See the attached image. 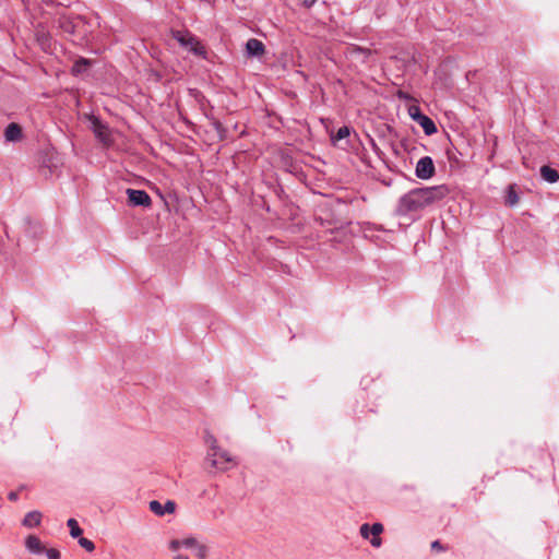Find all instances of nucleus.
<instances>
[{
	"label": "nucleus",
	"mask_w": 559,
	"mask_h": 559,
	"mask_svg": "<svg viewBox=\"0 0 559 559\" xmlns=\"http://www.w3.org/2000/svg\"><path fill=\"white\" fill-rule=\"evenodd\" d=\"M425 199L420 188L413 189L404 194L397 204L396 212L400 215H406L411 212L419 211L426 207Z\"/></svg>",
	"instance_id": "f257e3e1"
},
{
	"label": "nucleus",
	"mask_w": 559,
	"mask_h": 559,
	"mask_svg": "<svg viewBox=\"0 0 559 559\" xmlns=\"http://www.w3.org/2000/svg\"><path fill=\"white\" fill-rule=\"evenodd\" d=\"M86 119L91 122L90 128L96 139L104 145H110L112 143V138L109 127L94 115H87Z\"/></svg>",
	"instance_id": "f03ea898"
},
{
	"label": "nucleus",
	"mask_w": 559,
	"mask_h": 559,
	"mask_svg": "<svg viewBox=\"0 0 559 559\" xmlns=\"http://www.w3.org/2000/svg\"><path fill=\"white\" fill-rule=\"evenodd\" d=\"M206 461L211 463L212 467L219 471H227L228 465L234 463L233 456L219 447L217 450L207 453Z\"/></svg>",
	"instance_id": "7ed1b4c3"
},
{
	"label": "nucleus",
	"mask_w": 559,
	"mask_h": 559,
	"mask_svg": "<svg viewBox=\"0 0 559 559\" xmlns=\"http://www.w3.org/2000/svg\"><path fill=\"white\" fill-rule=\"evenodd\" d=\"M420 190L427 206L441 201L450 192V189L445 185L420 188Z\"/></svg>",
	"instance_id": "20e7f679"
},
{
	"label": "nucleus",
	"mask_w": 559,
	"mask_h": 559,
	"mask_svg": "<svg viewBox=\"0 0 559 559\" xmlns=\"http://www.w3.org/2000/svg\"><path fill=\"white\" fill-rule=\"evenodd\" d=\"M435 164L430 156L421 157L416 164L415 175L419 179H430L435 175Z\"/></svg>",
	"instance_id": "39448f33"
},
{
	"label": "nucleus",
	"mask_w": 559,
	"mask_h": 559,
	"mask_svg": "<svg viewBox=\"0 0 559 559\" xmlns=\"http://www.w3.org/2000/svg\"><path fill=\"white\" fill-rule=\"evenodd\" d=\"M129 203L133 206L148 207L152 204V199L144 190L127 189Z\"/></svg>",
	"instance_id": "423d86ee"
},
{
	"label": "nucleus",
	"mask_w": 559,
	"mask_h": 559,
	"mask_svg": "<svg viewBox=\"0 0 559 559\" xmlns=\"http://www.w3.org/2000/svg\"><path fill=\"white\" fill-rule=\"evenodd\" d=\"M82 21L81 16H72L62 14L58 19V23L60 28H62L68 34H74L76 32V27L79 23Z\"/></svg>",
	"instance_id": "0eeeda50"
},
{
	"label": "nucleus",
	"mask_w": 559,
	"mask_h": 559,
	"mask_svg": "<svg viewBox=\"0 0 559 559\" xmlns=\"http://www.w3.org/2000/svg\"><path fill=\"white\" fill-rule=\"evenodd\" d=\"M150 510L158 515V516H163L165 514H171L175 512L176 510V503L173 501V500H167L165 504H162L159 501L157 500H152L150 502Z\"/></svg>",
	"instance_id": "6e6552de"
},
{
	"label": "nucleus",
	"mask_w": 559,
	"mask_h": 559,
	"mask_svg": "<svg viewBox=\"0 0 559 559\" xmlns=\"http://www.w3.org/2000/svg\"><path fill=\"white\" fill-rule=\"evenodd\" d=\"M246 50L249 57H260L264 53L265 46L261 40L250 38L246 44Z\"/></svg>",
	"instance_id": "1a4fd4ad"
},
{
	"label": "nucleus",
	"mask_w": 559,
	"mask_h": 559,
	"mask_svg": "<svg viewBox=\"0 0 559 559\" xmlns=\"http://www.w3.org/2000/svg\"><path fill=\"white\" fill-rule=\"evenodd\" d=\"M26 549L35 555H41L46 550L41 540L36 535H28L25 539Z\"/></svg>",
	"instance_id": "9d476101"
},
{
	"label": "nucleus",
	"mask_w": 559,
	"mask_h": 559,
	"mask_svg": "<svg viewBox=\"0 0 559 559\" xmlns=\"http://www.w3.org/2000/svg\"><path fill=\"white\" fill-rule=\"evenodd\" d=\"M23 132L20 124L11 122L4 130V138L8 142H17L22 139Z\"/></svg>",
	"instance_id": "9b49d317"
},
{
	"label": "nucleus",
	"mask_w": 559,
	"mask_h": 559,
	"mask_svg": "<svg viewBox=\"0 0 559 559\" xmlns=\"http://www.w3.org/2000/svg\"><path fill=\"white\" fill-rule=\"evenodd\" d=\"M43 514L39 511L27 512L22 521V525L27 528L36 527L41 522Z\"/></svg>",
	"instance_id": "f8f14e48"
},
{
	"label": "nucleus",
	"mask_w": 559,
	"mask_h": 559,
	"mask_svg": "<svg viewBox=\"0 0 559 559\" xmlns=\"http://www.w3.org/2000/svg\"><path fill=\"white\" fill-rule=\"evenodd\" d=\"M419 120H417V123L423 128L425 134L432 135L437 132L436 123L431 118L428 116H418Z\"/></svg>",
	"instance_id": "ddd939ff"
},
{
	"label": "nucleus",
	"mask_w": 559,
	"mask_h": 559,
	"mask_svg": "<svg viewBox=\"0 0 559 559\" xmlns=\"http://www.w3.org/2000/svg\"><path fill=\"white\" fill-rule=\"evenodd\" d=\"M540 175L544 180L550 183H555L559 180V173L549 166H542Z\"/></svg>",
	"instance_id": "4468645a"
},
{
	"label": "nucleus",
	"mask_w": 559,
	"mask_h": 559,
	"mask_svg": "<svg viewBox=\"0 0 559 559\" xmlns=\"http://www.w3.org/2000/svg\"><path fill=\"white\" fill-rule=\"evenodd\" d=\"M91 64H92V62L88 59H85V58L78 59L72 67V74L80 75V74L86 72L88 70V68L91 67Z\"/></svg>",
	"instance_id": "2eb2a0df"
},
{
	"label": "nucleus",
	"mask_w": 559,
	"mask_h": 559,
	"mask_svg": "<svg viewBox=\"0 0 559 559\" xmlns=\"http://www.w3.org/2000/svg\"><path fill=\"white\" fill-rule=\"evenodd\" d=\"M371 528V535L373 536L370 539V543L373 547H380L381 546V538L379 535L383 532V525L381 523H374L370 526Z\"/></svg>",
	"instance_id": "dca6fc26"
},
{
	"label": "nucleus",
	"mask_w": 559,
	"mask_h": 559,
	"mask_svg": "<svg viewBox=\"0 0 559 559\" xmlns=\"http://www.w3.org/2000/svg\"><path fill=\"white\" fill-rule=\"evenodd\" d=\"M518 203H519V195L515 191L514 186L510 185L507 190L506 204L509 206H514Z\"/></svg>",
	"instance_id": "f3484780"
},
{
	"label": "nucleus",
	"mask_w": 559,
	"mask_h": 559,
	"mask_svg": "<svg viewBox=\"0 0 559 559\" xmlns=\"http://www.w3.org/2000/svg\"><path fill=\"white\" fill-rule=\"evenodd\" d=\"M68 527L70 528V535L73 538H78L82 535L83 531L79 526V523L75 519H69L67 522Z\"/></svg>",
	"instance_id": "a211bd4d"
},
{
	"label": "nucleus",
	"mask_w": 559,
	"mask_h": 559,
	"mask_svg": "<svg viewBox=\"0 0 559 559\" xmlns=\"http://www.w3.org/2000/svg\"><path fill=\"white\" fill-rule=\"evenodd\" d=\"M194 555L198 559H205L206 556H207V547L203 544H198L195 547H194Z\"/></svg>",
	"instance_id": "6ab92c4d"
},
{
	"label": "nucleus",
	"mask_w": 559,
	"mask_h": 559,
	"mask_svg": "<svg viewBox=\"0 0 559 559\" xmlns=\"http://www.w3.org/2000/svg\"><path fill=\"white\" fill-rule=\"evenodd\" d=\"M79 545L88 552H92L95 549V544L91 539L82 536L79 537Z\"/></svg>",
	"instance_id": "aec40b11"
},
{
	"label": "nucleus",
	"mask_w": 559,
	"mask_h": 559,
	"mask_svg": "<svg viewBox=\"0 0 559 559\" xmlns=\"http://www.w3.org/2000/svg\"><path fill=\"white\" fill-rule=\"evenodd\" d=\"M349 134H350V129H349V127H347V126H343V127H341V128L337 130V132H336V134L334 135L333 140H336V141H338V140H343V139L347 138Z\"/></svg>",
	"instance_id": "412c9836"
},
{
	"label": "nucleus",
	"mask_w": 559,
	"mask_h": 559,
	"mask_svg": "<svg viewBox=\"0 0 559 559\" xmlns=\"http://www.w3.org/2000/svg\"><path fill=\"white\" fill-rule=\"evenodd\" d=\"M175 38L182 45V46H189V45H192L194 43V38L192 37H188L186 38V36H183L180 32H177Z\"/></svg>",
	"instance_id": "4be33fe9"
},
{
	"label": "nucleus",
	"mask_w": 559,
	"mask_h": 559,
	"mask_svg": "<svg viewBox=\"0 0 559 559\" xmlns=\"http://www.w3.org/2000/svg\"><path fill=\"white\" fill-rule=\"evenodd\" d=\"M205 443L209 445L210 448V451L209 452H213L214 450H217L218 448V444H217V440L215 439L214 436L212 435H207L205 437Z\"/></svg>",
	"instance_id": "5701e85b"
},
{
	"label": "nucleus",
	"mask_w": 559,
	"mask_h": 559,
	"mask_svg": "<svg viewBox=\"0 0 559 559\" xmlns=\"http://www.w3.org/2000/svg\"><path fill=\"white\" fill-rule=\"evenodd\" d=\"M409 116L417 122L419 120L418 116H424V114L420 111V108L418 106H411L408 108Z\"/></svg>",
	"instance_id": "b1692460"
},
{
	"label": "nucleus",
	"mask_w": 559,
	"mask_h": 559,
	"mask_svg": "<svg viewBox=\"0 0 559 559\" xmlns=\"http://www.w3.org/2000/svg\"><path fill=\"white\" fill-rule=\"evenodd\" d=\"M199 542L193 537H188L181 540V545L187 548L194 549Z\"/></svg>",
	"instance_id": "393cba45"
},
{
	"label": "nucleus",
	"mask_w": 559,
	"mask_h": 559,
	"mask_svg": "<svg viewBox=\"0 0 559 559\" xmlns=\"http://www.w3.org/2000/svg\"><path fill=\"white\" fill-rule=\"evenodd\" d=\"M46 554L48 559H60L61 555L60 551L56 548H49L44 551Z\"/></svg>",
	"instance_id": "a878e982"
},
{
	"label": "nucleus",
	"mask_w": 559,
	"mask_h": 559,
	"mask_svg": "<svg viewBox=\"0 0 559 559\" xmlns=\"http://www.w3.org/2000/svg\"><path fill=\"white\" fill-rule=\"evenodd\" d=\"M360 535L365 538V539H368L369 536L371 535V528L369 526V524L365 523L360 526Z\"/></svg>",
	"instance_id": "bb28decb"
},
{
	"label": "nucleus",
	"mask_w": 559,
	"mask_h": 559,
	"mask_svg": "<svg viewBox=\"0 0 559 559\" xmlns=\"http://www.w3.org/2000/svg\"><path fill=\"white\" fill-rule=\"evenodd\" d=\"M431 549L436 551H444L447 550V547H444L440 540H435L431 543Z\"/></svg>",
	"instance_id": "cd10ccee"
},
{
	"label": "nucleus",
	"mask_w": 559,
	"mask_h": 559,
	"mask_svg": "<svg viewBox=\"0 0 559 559\" xmlns=\"http://www.w3.org/2000/svg\"><path fill=\"white\" fill-rule=\"evenodd\" d=\"M181 546V540L179 539H173L169 543V549L173 551H177Z\"/></svg>",
	"instance_id": "c85d7f7f"
},
{
	"label": "nucleus",
	"mask_w": 559,
	"mask_h": 559,
	"mask_svg": "<svg viewBox=\"0 0 559 559\" xmlns=\"http://www.w3.org/2000/svg\"><path fill=\"white\" fill-rule=\"evenodd\" d=\"M212 124L218 133L224 131L223 124L218 120H214Z\"/></svg>",
	"instance_id": "c756f323"
},
{
	"label": "nucleus",
	"mask_w": 559,
	"mask_h": 559,
	"mask_svg": "<svg viewBox=\"0 0 559 559\" xmlns=\"http://www.w3.org/2000/svg\"><path fill=\"white\" fill-rule=\"evenodd\" d=\"M8 498L11 501H15L19 498V493L16 491H11V492H9Z\"/></svg>",
	"instance_id": "7c9ffc66"
},
{
	"label": "nucleus",
	"mask_w": 559,
	"mask_h": 559,
	"mask_svg": "<svg viewBox=\"0 0 559 559\" xmlns=\"http://www.w3.org/2000/svg\"><path fill=\"white\" fill-rule=\"evenodd\" d=\"M316 2L317 0H302V4L306 8H311Z\"/></svg>",
	"instance_id": "2f4dec72"
},
{
	"label": "nucleus",
	"mask_w": 559,
	"mask_h": 559,
	"mask_svg": "<svg viewBox=\"0 0 559 559\" xmlns=\"http://www.w3.org/2000/svg\"><path fill=\"white\" fill-rule=\"evenodd\" d=\"M48 41V38L45 34L41 35V46L45 47L46 43Z\"/></svg>",
	"instance_id": "473e14b6"
},
{
	"label": "nucleus",
	"mask_w": 559,
	"mask_h": 559,
	"mask_svg": "<svg viewBox=\"0 0 559 559\" xmlns=\"http://www.w3.org/2000/svg\"><path fill=\"white\" fill-rule=\"evenodd\" d=\"M174 559H189V557L182 554H178L174 557Z\"/></svg>",
	"instance_id": "72a5a7b5"
}]
</instances>
